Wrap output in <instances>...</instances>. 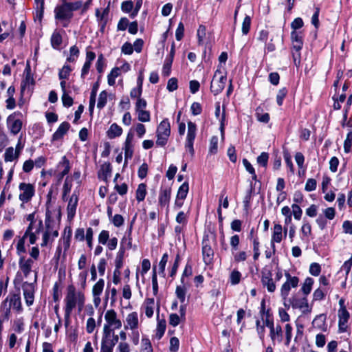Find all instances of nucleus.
I'll return each mask as SVG.
<instances>
[{
	"mask_svg": "<svg viewBox=\"0 0 352 352\" xmlns=\"http://www.w3.org/2000/svg\"><path fill=\"white\" fill-rule=\"evenodd\" d=\"M85 295L82 291L78 290L74 285H69L67 287L64 298L65 324L69 325L71 314L74 309L80 313L85 307Z\"/></svg>",
	"mask_w": 352,
	"mask_h": 352,
	"instance_id": "nucleus-1",
	"label": "nucleus"
},
{
	"mask_svg": "<svg viewBox=\"0 0 352 352\" xmlns=\"http://www.w3.org/2000/svg\"><path fill=\"white\" fill-rule=\"evenodd\" d=\"M82 6L81 1H63L57 5L54 10V19L57 25L67 28L74 16V12L79 10Z\"/></svg>",
	"mask_w": 352,
	"mask_h": 352,
	"instance_id": "nucleus-2",
	"label": "nucleus"
},
{
	"mask_svg": "<svg viewBox=\"0 0 352 352\" xmlns=\"http://www.w3.org/2000/svg\"><path fill=\"white\" fill-rule=\"evenodd\" d=\"M227 81L226 73L221 65L216 69L210 83V91L214 95H218L224 89Z\"/></svg>",
	"mask_w": 352,
	"mask_h": 352,
	"instance_id": "nucleus-3",
	"label": "nucleus"
},
{
	"mask_svg": "<svg viewBox=\"0 0 352 352\" xmlns=\"http://www.w3.org/2000/svg\"><path fill=\"white\" fill-rule=\"evenodd\" d=\"M18 263L19 270L16 273V278H19L20 280L23 278H29L32 273L34 275V272L38 273L37 269L34 270V263L32 258H27L25 256H21Z\"/></svg>",
	"mask_w": 352,
	"mask_h": 352,
	"instance_id": "nucleus-4",
	"label": "nucleus"
},
{
	"mask_svg": "<svg viewBox=\"0 0 352 352\" xmlns=\"http://www.w3.org/2000/svg\"><path fill=\"white\" fill-rule=\"evenodd\" d=\"M104 320L102 331L116 330L122 327V321L114 309H109L105 312Z\"/></svg>",
	"mask_w": 352,
	"mask_h": 352,
	"instance_id": "nucleus-5",
	"label": "nucleus"
},
{
	"mask_svg": "<svg viewBox=\"0 0 352 352\" xmlns=\"http://www.w3.org/2000/svg\"><path fill=\"white\" fill-rule=\"evenodd\" d=\"M170 134V126L167 119L163 120L157 129L156 144L160 146H164L168 142Z\"/></svg>",
	"mask_w": 352,
	"mask_h": 352,
	"instance_id": "nucleus-6",
	"label": "nucleus"
},
{
	"mask_svg": "<svg viewBox=\"0 0 352 352\" xmlns=\"http://www.w3.org/2000/svg\"><path fill=\"white\" fill-rule=\"evenodd\" d=\"M19 199L22 202L21 208H24V204L31 201L35 194L34 186L30 183L21 182L19 185Z\"/></svg>",
	"mask_w": 352,
	"mask_h": 352,
	"instance_id": "nucleus-7",
	"label": "nucleus"
},
{
	"mask_svg": "<svg viewBox=\"0 0 352 352\" xmlns=\"http://www.w3.org/2000/svg\"><path fill=\"white\" fill-rule=\"evenodd\" d=\"M36 282L37 272H34L33 282L29 283L28 281H25L22 284L23 294L25 300V303L28 306H31L34 303Z\"/></svg>",
	"mask_w": 352,
	"mask_h": 352,
	"instance_id": "nucleus-8",
	"label": "nucleus"
},
{
	"mask_svg": "<svg viewBox=\"0 0 352 352\" xmlns=\"http://www.w3.org/2000/svg\"><path fill=\"white\" fill-rule=\"evenodd\" d=\"M23 114L20 111H15L7 118V125L10 133L13 135L18 134L22 129Z\"/></svg>",
	"mask_w": 352,
	"mask_h": 352,
	"instance_id": "nucleus-9",
	"label": "nucleus"
},
{
	"mask_svg": "<svg viewBox=\"0 0 352 352\" xmlns=\"http://www.w3.org/2000/svg\"><path fill=\"white\" fill-rule=\"evenodd\" d=\"M286 281L280 287V296L284 300L287 298L289 292L292 288L298 287L299 278L297 276H292L288 272L285 273Z\"/></svg>",
	"mask_w": 352,
	"mask_h": 352,
	"instance_id": "nucleus-10",
	"label": "nucleus"
},
{
	"mask_svg": "<svg viewBox=\"0 0 352 352\" xmlns=\"http://www.w3.org/2000/svg\"><path fill=\"white\" fill-rule=\"evenodd\" d=\"M43 226L41 220H39L38 223H30L27 228L24 234L25 237H28L30 244H34L37 239V235L43 230Z\"/></svg>",
	"mask_w": 352,
	"mask_h": 352,
	"instance_id": "nucleus-11",
	"label": "nucleus"
},
{
	"mask_svg": "<svg viewBox=\"0 0 352 352\" xmlns=\"http://www.w3.org/2000/svg\"><path fill=\"white\" fill-rule=\"evenodd\" d=\"M70 168L69 160L66 156L62 157L60 162L56 166V178L58 184L60 183L63 177L69 173Z\"/></svg>",
	"mask_w": 352,
	"mask_h": 352,
	"instance_id": "nucleus-12",
	"label": "nucleus"
},
{
	"mask_svg": "<svg viewBox=\"0 0 352 352\" xmlns=\"http://www.w3.org/2000/svg\"><path fill=\"white\" fill-rule=\"evenodd\" d=\"M197 125L192 122H188V132L185 144L186 149L191 155H194L193 144L196 137Z\"/></svg>",
	"mask_w": 352,
	"mask_h": 352,
	"instance_id": "nucleus-13",
	"label": "nucleus"
},
{
	"mask_svg": "<svg viewBox=\"0 0 352 352\" xmlns=\"http://www.w3.org/2000/svg\"><path fill=\"white\" fill-rule=\"evenodd\" d=\"M104 280L102 278H100L94 285L91 289V294L93 296V303L97 308L101 303L100 296L104 290Z\"/></svg>",
	"mask_w": 352,
	"mask_h": 352,
	"instance_id": "nucleus-14",
	"label": "nucleus"
},
{
	"mask_svg": "<svg viewBox=\"0 0 352 352\" xmlns=\"http://www.w3.org/2000/svg\"><path fill=\"white\" fill-rule=\"evenodd\" d=\"M139 327V318L138 314L135 311L129 313L126 315L124 321V329L125 331L131 330L135 331Z\"/></svg>",
	"mask_w": 352,
	"mask_h": 352,
	"instance_id": "nucleus-15",
	"label": "nucleus"
},
{
	"mask_svg": "<svg viewBox=\"0 0 352 352\" xmlns=\"http://www.w3.org/2000/svg\"><path fill=\"white\" fill-rule=\"evenodd\" d=\"M6 302H9L10 307H12L18 312L22 311V305H21V295L19 293L16 294H10L6 300ZM10 308L8 309L6 311V315H8L10 313Z\"/></svg>",
	"mask_w": 352,
	"mask_h": 352,
	"instance_id": "nucleus-16",
	"label": "nucleus"
},
{
	"mask_svg": "<svg viewBox=\"0 0 352 352\" xmlns=\"http://www.w3.org/2000/svg\"><path fill=\"white\" fill-rule=\"evenodd\" d=\"M78 203V195L74 191L72 196L68 199V204L67 206V214L68 220L71 221L74 219L76 215V208Z\"/></svg>",
	"mask_w": 352,
	"mask_h": 352,
	"instance_id": "nucleus-17",
	"label": "nucleus"
},
{
	"mask_svg": "<svg viewBox=\"0 0 352 352\" xmlns=\"http://www.w3.org/2000/svg\"><path fill=\"white\" fill-rule=\"evenodd\" d=\"M292 43V55L294 65L299 67L301 61L300 51L303 46V41H294Z\"/></svg>",
	"mask_w": 352,
	"mask_h": 352,
	"instance_id": "nucleus-18",
	"label": "nucleus"
},
{
	"mask_svg": "<svg viewBox=\"0 0 352 352\" xmlns=\"http://www.w3.org/2000/svg\"><path fill=\"white\" fill-rule=\"evenodd\" d=\"M132 129H130L129 132L126 135V138L124 142V157L125 160L126 161L128 159H131L133 154V133L131 132Z\"/></svg>",
	"mask_w": 352,
	"mask_h": 352,
	"instance_id": "nucleus-19",
	"label": "nucleus"
},
{
	"mask_svg": "<svg viewBox=\"0 0 352 352\" xmlns=\"http://www.w3.org/2000/svg\"><path fill=\"white\" fill-rule=\"evenodd\" d=\"M171 197V189L169 187H162L158 197V203L161 207L168 206Z\"/></svg>",
	"mask_w": 352,
	"mask_h": 352,
	"instance_id": "nucleus-20",
	"label": "nucleus"
},
{
	"mask_svg": "<svg viewBox=\"0 0 352 352\" xmlns=\"http://www.w3.org/2000/svg\"><path fill=\"white\" fill-rule=\"evenodd\" d=\"M202 244L203 261L206 265H210L213 261L214 251L206 241L204 240Z\"/></svg>",
	"mask_w": 352,
	"mask_h": 352,
	"instance_id": "nucleus-21",
	"label": "nucleus"
},
{
	"mask_svg": "<svg viewBox=\"0 0 352 352\" xmlns=\"http://www.w3.org/2000/svg\"><path fill=\"white\" fill-rule=\"evenodd\" d=\"M261 283L263 286L266 287L269 292L273 293L276 290L275 282L272 278V275L270 272L263 273Z\"/></svg>",
	"mask_w": 352,
	"mask_h": 352,
	"instance_id": "nucleus-22",
	"label": "nucleus"
},
{
	"mask_svg": "<svg viewBox=\"0 0 352 352\" xmlns=\"http://www.w3.org/2000/svg\"><path fill=\"white\" fill-rule=\"evenodd\" d=\"M72 237V230L70 228H66L64 230L63 236L60 239L58 245L63 248V256H65V252L69 250Z\"/></svg>",
	"mask_w": 352,
	"mask_h": 352,
	"instance_id": "nucleus-23",
	"label": "nucleus"
},
{
	"mask_svg": "<svg viewBox=\"0 0 352 352\" xmlns=\"http://www.w3.org/2000/svg\"><path fill=\"white\" fill-rule=\"evenodd\" d=\"M338 324L340 331L344 332L346 330L347 322L349 318V313L345 307H342L338 311Z\"/></svg>",
	"mask_w": 352,
	"mask_h": 352,
	"instance_id": "nucleus-24",
	"label": "nucleus"
},
{
	"mask_svg": "<svg viewBox=\"0 0 352 352\" xmlns=\"http://www.w3.org/2000/svg\"><path fill=\"white\" fill-rule=\"evenodd\" d=\"M289 301L293 308L300 309L303 312L309 311V305L306 298H298L293 296L289 299Z\"/></svg>",
	"mask_w": 352,
	"mask_h": 352,
	"instance_id": "nucleus-25",
	"label": "nucleus"
},
{
	"mask_svg": "<svg viewBox=\"0 0 352 352\" xmlns=\"http://www.w3.org/2000/svg\"><path fill=\"white\" fill-rule=\"evenodd\" d=\"M70 127V124L67 122H62L57 130L52 135V141H57L61 140L63 136L67 133Z\"/></svg>",
	"mask_w": 352,
	"mask_h": 352,
	"instance_id": "nucleus-26",
	"label": "nucleus"
},
{
	"mask_svg": "<svg viewBox=\"0 0 352 352\" xmlns=\"http://www.w3.org/2000/svg\"><path fill=\"white\" fill-rule=\"evenodd\" d=\"M115 344L104 331H102L100 352H113Z\"/></svg>",
	"mask_w": 352,
	"mask_h": 352,
	"instance_id": "nucleus-27",
	"label": "nucleus"
},
{
	"mask_svg": "<svg viewBox=\"0 0 352 352\" xmlns=\"http://www.w3.org/2000/svg\"><path fill=\"white\" fill-rule=\"evenodd\" d=\"M283 238V226L279 223H275L272 229L271 243H280Z\"/></svg>",
	"mask_w": 352,
	"mask_h": 352,
	"instance_id": "nucleus-28",
	"label": "nucleus"
},
{
	"mask_svg": "<svg viewBox=\"0 0 352 352\" xmlns=\"http://www.w3.org/2000/svg\"><path fill=\"white\" fill-rule=\"evenodd\" d=\"M270 336L274 345L276 344V342L280 343L283 340V331L280 325L277 324L270 329Z\"/></svg>",
	"mask_w": 352,
	"mask_h": 352,
	"instance_id": "nucleus-29",
	"label": "nucleus"
},
{
	"mask_svg": "<svg viewBox=\"0 0 352 352\" xmlns=\"http://www.w3.org/2000/svg\"><path fill=\"white\" fill-rule=\"evenodd\" d=\"M45 226V230L43 231L44 232L49 234L55 239L58 236L57 226H56L55 223L50 218H46Z\"/></svg>",
	"mask_w": 352,
	"mask_h": 352,
	"instance_id": "nucleus-30",
	"label": "nucleus"
},
{
	"mask_svg": "<svg viewBox=\"0 0 352 352\" xmlns=\"http://www.w3.org/2000/svg\"><path fill=\"white\" fill-rule=\"evenodd\" d=\"M112 168L110 164L104 163L100 166V169L98 172V177L104 180L107 181V179L111 177Z\"/></svg>",
	"mask_w": 352,
	"mask_h": 352,
	"instance_id": "nucleus-31",
	"label": "nucleus"
},
{
	"mask_svg": "<svg viewBox=\"0 0 352 352\" xmlns=\"http://www.w3.org/2000/svg\"><path fill=\"white\" fill-rule=\"evenodd\" d=\"M122 133V129L116 123L112 124L107 132L109 138L113 139L119 137Z\"/></svg>",
	"mask_w": 352,
	"mask_h": 352,
	"instance_id": "nucleus-32",
	"label": "nucleus"
},
{
	"mask_svg": "<svg viewBox=\"0 0 352 352\" xmlns=\"http://www.w3.org/2000/svg\"><path fill=\"white\" fill-rule=\"evenodd\" d=\"M63 42L62 35L60 31L56 30L51 36V45L55 50H58Z\"/></svg>",
	"mask_w": 352,
	"mask_h": 352,
	"instance_id": "nucleus-33",
	"label": "nucleus"
},
{
	"mask_svg": "<svg viewBox=\"0 0 352 352\" xmlns=\"http://www.w3.org/2000/svg\"><path fill=\"white\" fill-rule=\"evenodd\" d=\"M188 291V287L185 283L177 285L175 290V294L181 303H184L186 300V294Z\"/></svg>",
	"mask_w": 352,
	"mask_h": 352,
	"instance_id": "nucleus-34",
	"label": "nucleus"
},
{
	"mask_svg": "<svg viewBox=\"0 0 352 352\" xmlns=\"http://www.w3.org/2000/svg\"><path fill=\"white\" fill-rule=\"evenodd\" d=\"M73 182L72 178H68L67 177L65 178L62 189V199L63 201L67 200L66 197L72 190Z\"/></svg>",
	"mask_w": 352,
	"mask_h": 352,
	"instance_id": "nucleus-35",
	"label": "nucleus"
},
{
	"mask_svg": "<svg viewBox=\"0 0 352 352\" xmlns=\"http://www.w3.org/2000/svg\"><path fill=\"white\" fill-rule=\"evenodd\" d=\"M154 307V298H146L144 302V312L148 318H151L153 316Z\"/></svg>",
	"mask_w": 352,
	"mask_h": 352,
	"instance_id": "nucleus-36",
	"label": "nucleus"
},
{
	"mask_svg": "<svg viewBox=\"0 0 352 352\" xmlns=\"http://www.w3.org/2000/svg\"><path fill=\"white\" fill-rule=\"evenodd\" d=\"M300 232L302 235L301 236L302 240L308 241V237L311 234V224L308 221L304 220L303 223L300 228Z\"/></svg>",
	"mask_w": 352,
	"mask_h": 352,
	"instance_id": "nucleus-37",
	"label": "nucleus"
},
{
	"mask_svg": "<svg viewBox=\"0 0 352 352\" xmlns=\"http://www.w3.org/2000/svg\"><path fill=\"white\" fill-rule=\"evenodd\" d=\"M146 185L141 183L138 185L135 192V197L138 202L142 201L146 195Z\"/></svg>",
	"mask_w": 352,
	"mask_h": 352,
	"instance_id": "nucleus-38",
	"label": "nucleus"
},
{
	"mask_svg": "<svg viewBox=\"0 0 352 352\" xmlns=\"http://www.w3.org/2000/svg\"><path fill=\"white\" fill-rule=\"evenodd\" d=\"M19 156V153L15 152L13 147H8L5 151L4 160L6 162H12L18 159Z\"/></svg>",
	"mask_w": 352,
	"mask_h": 352,
	"instance_id": "nucleus-39",
	"label": "nucleus"
},
{
	"mask_svg": "<svg viewBox=\"0 0 352 352\" xmlns=\"http://www.w3.org/2000/svg\"><path fill=\"white\" fill-rule=\"evenodd\" d=\"M80 54L79 49L77 46L73 45L69 48V56L67 58V62L75 63Z\"/></svg>",
	"mask_w": 352,
	"mask_h": 352,
	"instance_id": "nucleus-40",
	"label": "nucleus"
},
{
	"mask_svg": "<svg viewBox=\"0 0 352 352\" xmlns=\"http://www.w3.org/2000/svg\"><path fill=\"white\" fill-rule=\"evenodd\" d=\"M26 239H28V237H25V234L20 238L17 242L16 249V254L21 257V256H24V254L26 252V248L25 246V240Z\"/></svg>",
	"mask_w": 352,
	"mask_h": 352,
	"instance_id": "nucleus-41",
	"label": "nucleus"
},
{
	"mask_svg": "<svg viewBox=\"0 0 352 352\" xmlns=\"http://www.w3.org/2000/svg\"><path fill=\"white\" fill-rule=\"evenodd\" d=\"M188 190H189L188 184L187 182L183 183L182 184V186L179 188V190L177 191V199L184 200L187 196Z\"/></svg>",
	"mask_w": 352,
	"mask_h": 352,
	"instance_id": "nucleus-42",
	"label": "nucleus"
},
{
	"mask_svg": "<svg viewBox=\"0 0 352 352\" xmlns=\"http://www.w3.org/2000/svg\"><path fill=\"white\" fill-rule=\"evenodd\" d=\"M206 36V28L204 25H200L199 26L197 32L198 44L199 45H201L204 43Z\"/></svg>",
	"mask_w": 352,
	"mask_h": 352,
	"instance_id": "nucleus-43",
	"label": "nucleus"
},
{
	"mask_svg": "<svg viewBox=\"0 0 352 352\" xmlns=\"http://www.w3.org/2000/svg\"><path fill=\"white\" fill-rule=\"evenodd\" d=\"M256 117L257 120L263 123H267L270 120V115L267 113H263V109L258 107L256 110Z\"/></svg>",
	"mask_w": 352,
	"mask_h": 352,
	"instance_id": "nucleus-44",
	"label": "nucleus"
},
{
	"mask_svg": "<svg viewBox=\"0 0 352 352\" xmlns=\"http://www.w3.org/2000/svg\"><path fill=\"white\" fill-rule=\"evenodd\" d=\"M125 250L124 248L120 247L117 254L116 258L115 261L116 268L120 270L123 265V258Z\"/></svg>",
	"mask_w": 352,
	"mask_h": 352,
	"instance_id": "nucleus-45",
	"label": "nucleus"
},
{
	"mask_svg": "<svg viewBox=\"0 0 352 352\" xmlns=\"http://www.w3.org/2000/svg\"><path fill=\"white\" fill-rule=\"evenodd\" d=\"M72 71V69L69 65L67 64L64 65L58 73V77L60 80L68 79Z\"/></svg>",
	"mask_w": 352,
	"mask_h": 352,
	"instance_id": "nucleus-46",
	"label": "nucleus"
},
{
	"mask_svg": "<svg viewBox=\"0 0 352 352\" xmlns=\"http://www.w3.org/2000/svg\"><path fill=\"white\" fill-rule=\"evenodd\" d=\"M314 283V279L310 277L305 280L302 287V291L305 295H308L311 292Z\"/></svg>",
	"mask_w": 352,
	"mask_h": 352,
	"instance_id": "nucleus-47",
	"label": "nucleus"
},
{
	"mask_svg": "<svg viewBox=\"0 0 352 352\" xmlns=\"http://www.w3.org/2000/svg\"><path fill=\"white\" fill-rule=\"evenodd\" d=\"M120 75V69L118 67L113 68L107 76L108 84L113 86L116 83V78Z\"/></svg>",
	"mask_w": 352,
	"mask_h": 352,
	"instance_id": "nucleus-48",
	"label": "nucleus"
},
{
	"mask_svg": "<svg viewBox=\"0 0 352 352\" xmlns=\"http://www.w3.org/2000/svg\"><path fill=\"white\" fill-rule=\"evenodd\" d=\"M172 58H166L162 68V75L168 76L171 72Z\"/></svg>",
	"mask_w": 352,
	"mask_h": 352,
	"instance_id": "nucleus-49",
	"label": "nucleus"
},
{
	"mask_svg": "<svg viewBox=\"0 0 352 352\" xmlns=\"http://www.w3.org/2000/svg\"><path fill=\"white\" fill-rule=\"evenodd\" d=\"M292 330H293V328L290 324H287L285 325V344L286 346H289L291 342L292 338Z\"/></svg>",
	"mask_w": 352,
	"mask_h": 352,
	"instance_id": "nucleus-50",
	"label": "nucleus"
},
{
	"mask_svg": "<svg viewBox=\"0 0 352 352\" xmlns=\"http://www.w3.org/2000/svg\"><path fill=\"white\" fill-rule=\"evenodd\" d=\"M168 255L167 253L163 254L161 261L159 263V273L162 274L163 276H165V267L166 265L168 262Z\"/></svg>",
	"mask_w": 352,
	"mask_h": 352,
	"instance_id": "nucleus-51",
	"label": "nucleus"
},
{
	"mask_svg": "<svg viewBox=\"0 0 352 352\" xmlns=\"http://www.w3.org/2000/svg\"><path fill=\"white\" fill-rule=\"evenodd\" d=\"M352 146V131H349L344 142V152L348 153L351 151Z\"/></svg>",
	"mask_w": 352,
	"mask_h": 352,
	"instance_id": "nucleus-52",
	"label": "nucleus"
},
{
	"mask_svg": "<svg viewBox=\"0 0 352 352\" xmlns=\"http://www.w3.org/2000/svg\"><path fill=\"white\" fill-rule=\"evenodd\" d=\"M138 120L143 122H149L151 120L150 113L148 111H137Z\"/></svg>",
	"mask_w": 352,
	"mask_h": 352,
	"instance_id": "nucleus-53",
	"label": "nucleus"
},
{
	"mask_svg": "<svg viewBox=\"0 0 352 352\" xmlns=\"http://www.w3.org/2000/svg\"><path fill=\"white\" fill-rule=\"evenodd\" d=\"M243 164L245 166L246 170L250 174L252 175V179L256 180V173H255V170H254V167L252 166V165L250 164V162L248 160L243 159Z\"/></svg>",
	"mask_w": 352,
	"mask_h": 352,
	"instance_id": "nucleus-54",
	"label": "nucleus"
},
{
	"mask_svg": "<svg viewBox=\"0 0 352 352\" xmlns=\"http://www.w3.org/2000/svg\"><path fill=\"white\" fill-rule=\"evenodd\" d=\"M55 238L52 237L47 233L43 232L42 234V242L41 243V247H46L48 245H51L54 241Z\"/></svg>",
	"mask_w": 352,
	"mask_h": 352,
	"instance_id": "nucleus-55",
	"label": "nucleus"
},
{
	"mask_svg": "<svg viewBox=\"0 0 352 352\" xmlns=\"http://www.w3.org/2000/svg\"><path fill=\"white\" fill-rule=\"evenodd\" d=\"M292 214L294 215V219L296 220H300L302 214V210L300 207L296 204H293L292 205Z\"/></svg>",
	"mask_w": 352,
	"mask_h": 352,
	"instance_id": "nucleus-56",
	"label": "nucleus"
},
{
	"mask_svg": "<svg viewBox=\"0 0 352 352\" xmlns=\"http://www.w3.org/2000/svg\"><path fill=\"white\" fill-rule=\"evenodd\" d=\"M107 102V94L105 91H102L98 97V101L97 104V107L98 109H102Z\"/></svg>",
	"mask_w": 352,
	"mask_h": 352,
	"instance_id": "nucleus-57",
	"label": "nucleus"
},
{
	"mask_svg": "<svg viewBox=\"0 0 352 352\" xmlns=\"http://www.w3.org/2000/svg\"><path fill=\"white\" fill-rule=\"evenodd\" d=\"M241 274L237 270H233L230 276V283L232 285H237L241 280Z\"/></svg>",
	"mask_w": 352,
	"mask_h": 352,
	"instance_id": "nucleus-58",
	"label": "nucleus"
},
{
	"mask_svg": "<svg viewBox=\"0 0 352 352\" xmlns=\"http://www.w3.org/2000/svg\"><path fill=\"white\" fill-rule=\"evenodd\" d=\"M250 26H251V18L249 16H246L244 18L243 23H242V28H241L242 33L243 34L246 35L250 31Z\"/></svg>",
	"mask_w": 352,
	"mask_h": 352,
	"instance_id": "nucleus-59",
	"label": "nucleus"
},
{
	"mask_svg": "<svg viewBox=\"0 0 352 352\" xmlns=\"http://www.w3.org/2000/svg\"><path fill=\"white\" fill-rule=\"evenodd\" d=\"M218 148V138L213 136L210 139L209 152L212 154H214L217 152Z\"/></svg>",
	"mask_w": 352,
	"mask_h": 352,
	"instance_id": "nucleus-60",
	"label": "nucleus"
},
{
	"mask_svg": "<svg viewBox=\"0 0 352 352\" xmlns=\"http://www.w3.org/2000/svg\"><path fill=\"white\" fill-rule=\"evenodd\" d=\"M166 330V322L164 320L159 321L157 325L156 335L160 339L164 335Z\"/></svg>",
	"mask_w": 352,
	"mask_h": 352,
	"instance_id": "nucleus-61",
	"label": "nucleus"
},
{
	"mask_svg": "<svg viewBox=\"0 0 352 352\" xmlns=\"http://www.w3.org/2000/svg\"><path fill=\"white\" fill-rule=\"evenodd\" d=\"M142 348L144 352H153V349L150 340L148 338L143 337L142 339Z\"/></svg>",
	"mask_w": 352,
	"mask_h": 352,
	"instance_id": "nucleus-62",
	"label": "nucleus"
},
{
	"mask_svg": "<svg viewBox=\"0 0 352 352\" xmlns=\"http://www.w3.org/2000/svg\"><path fill=\"white\" fill-rule=\"evenodd\" d=\"M109 240V232L107 230H102L98 236V243L106 245Z\"/></svg>",
	"mask_w": 352,
	"mask_h": 352,
	"instance_id": "nucleus-63",
	"label": "nucleus"
},
{
	"mask_svg": "<svg viewBox=\"0 0 352 352\" xmlns=\"http://www.w3.org/2000/svg\"><path fill=\"white\" fill-rule=\"evenodd\" d=\"M268 159H269L268 153H265V152H263L257 157V163L263 167H266L267 165Z\"/></svg>",
	"mask_w": 352,
	"mask_h": 352,
	"instance_id": "nucleus-64",
	"label": "nucleus"
}]
</instances>
